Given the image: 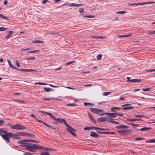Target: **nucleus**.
I'll return each mask as SVG.
<instances>
[{
	"mask_svg": "<svg viewBox=\"0 0 155 155\" xmlns=\"http://www.w3.org/2000/svg\"><path fill=\"white\" fill-rule=\"evenodd\" d=\"M5 134L1 135V136L2 138L5 140L6 142L7 143H9L10 140H9V137H11L16 139H19V137L18 136V135L14 134L11 132H7Z\"/></svg>",
	"mask_w": 155,
	"mask_h": 155,
	"instance_id": "f257e3e1",
	"label": "nucleus"
},
{
	"mask_svg": "<svg viewBox=\"0 0 155 155\" xmlns=\"http://www.w3.org/2000/svg\"><path fill=\"white\" fill-rule=\"evenodd\" d=\"M10 128L12 129L15 130H23L25 129L26 127L20 124H16L15 125L12 126Z\"/></svg>",
	"mask_w": 155,
	"mask_h": 155,
	"instance_id": "f03ea898",
	"label": "nucleus"
},
{
	"mask_svg": "<svg viewBox=\"0 0 155 155\" xmlns=\"http://www.w3.org/2000/svg\"><path fill=\"white\" fill-rule=\"evenodd\" d=\"M51 118L55 121L59 123H60L62 124V123H63L65 125L67 124L64 119L61 118H56L53 115L51 116Z\"/></svg>",
	"mask_w": 155,
	"mask_h": 155,
	"instance_id": "7ed1b4c3",
	"label": "nucleus"
},
{
	"mask_svg": "<svg viewBox=\"0 0 155 155\" xmlns=\"http://www.w3.org/2000/svg\"><path fill=\"white\" fill-rule=\"evenodd\" d=\"M17 135H18V136L21 135L22 136H28L30 137H35V136L33 134H29L28 133H25V132H21L19 133H18Z\"/></svg>",
	"mask_w": 155,
	"mask_h": 155,
	"instance_id": "20e7f679",
	"label": "nucleus"
},
{
	"mask_svg": "<svg viewBox=\"0 0 155 155\" xmlns=\"http://www.w3.org/2000/svg\"><path fill=\"white\" fill-rule=\"evenodd\" d=\"M33 148L35 149H40L41 150H52V149H51L46 148L43 147L41 146L35 144H34V145H33Z\"/></svg>",
	"mask_w": 155,
	"mask_h": 155,
	"instance_id": "39448f33",
	"label": "nucleus"
},
{
	"mask_svg": "<svg viewBox=\"0 0 155 155\" xmlns=\"http://www.w3.org/2000/svg\"><path fill=\"white\" fill-rule=\"evenodd\" d=\"M23 144V145H22V146L23 147H26L27 149L28 148H33V145H34V144L30 143H25L24 144Z\"/></svg>",
	"mask_w": 155,
	"mask_h": 155,
	"instance_id": "423d86ee",
	"label": "nucleus"
},
{
	"mask_svg": "<svg viewBox=\"0 0 155 155\" xmlns=\"http://www.w3.org/2000/svg\"><path fill=\"white\" fill-rule=\"evenodd\" d=\"M65 126L67 127L66 129V130L70 133L73 131L74 132H76V131L75 129L70 126L67 123L66 124Z\"/></svg>",
	"mask_w": 155,
	"mask_h": 155,
	"instance_id": "0eeeda50",
	"label": "nucleus"
},
{
	"mask_svg": "<svg viewBox=\"0 0 155 155\" xmlns=\"http://www.w3.org/2000/svg\"><path fill=\"white\" fill-rule=\"evenodd\" d=\"M106 114L108 115L110 117H117L116 113H105Z\"/></svg>",
	"mask_w": 155,
	"mask_h": 155,
	"instance_id": "6e6552de",
	"label": "nucleus"
},
{
	"mask_svg": "<svg viewBox=\"0 0 155 155\" xmlns=\"http://www.w3.org/2000/svg\"><path fill=\"white\" fill-rule=\"evenodd\" d=\"M90 135L92 137H99V135L94 132H91V133Z\"/></svg>",
	"mask_w": 155,
	"mask_h": 155,
	"instance_id": "1a4fd4ad",
	"label": "nucleus"
},
{
	"mask_svg": "<svg viewBox=\"0 0 155 155\" xmlns=\"http://www.w3.org/2000/svg\"><path fill=\"white\" fill-rule=\"evenodd\" d=\"M68 5L70 6L81 7L83 6V5L82 4H78L73 3L68 4Z\"/></svg>",
	"mask_w": 155,
	"mask_h": 155,
	"instance_id": "9d476101",
	"label": "nucleus"
},
{
	"mask_svg": "<svg viewBox=\"0 0 155 155\" xmlns=\"http://www.w3.org/2000/svg\"><path fill=\"white\" fill-rule=\"evenodd\" d=\"M104 112V111L103 110H102L99 109H98V110H97V114L100 115L101 116H103L105 115V114H106L105 113H103Z\"/></svg>",
	"mask_w": 155,
	"mask_h": 155,
	"instance_id": "9b49d317",
	"label": "nucleus"
},
{
	"mask_svg": "<svg viewBox=\"0 0 155 155\" xmlns=\"http://www.w3.org/2000/svg\"><path fill=\"white\" fill-rule=\"evenodd\" d=\"M88 114L89 116V117H90V120H91L93 123H94L95 124H96L97 123L96 121H95L94 119L92 117V116L90 114V113L89 112H88Z\"/></svg>",
	"mask_w": 155,
	"mask_h": 155,
	"instance_id": "f8f14e48",
	"label": "nucleus"
},
{
	"mask_svg": "<svg viewBox=\"0 0 155 155\" xmlns=\"http://www.w3.org/2000/svg\"><path fill=\"white\" fill-rule=\"evenodd\" d=\"M128 128V127L124 125H118L116 127V128L117 129H122V128Z\"/></svg>",
	"mask_w": 155,
	"mask_h": 155,
	"instance_id": "ddd939ff",
	"label": "nucleus"
},
{
	"mask_svg": "<svg viewBox=\"0 0 155 155\" xmlns=\"http://www.w3.org/2000/svg\"><path fill=\"white\" fill-rule=\"evenodd\" d=\"M124 135H127L128 134H131L132 133V131L130 129H125Z\"/></svg>",
	"mask_w": 155,
	"mask_h": 155,
	"instance_id": "4468645a",
	"label": "nucleus"
},
{
	"mask_svg": "<svg viewBox=\"0 0 155 155\" xmlns=\"http://www.w3.org/2000/svg\"><path fill=\"white\" fill-rule=\"evenodd\" d=\"M127 81H129L130 82H134V83L135 82H140L141 81L140 79H133L131 80H127Z\"/></svg>",
	"mask_w": 155,
	"mask_h": 155,
	"instance_id": "2eb2a0df",
	"label": "nucleus"
},
{
	"mask_svg": "<svg viewBox=\"0 0 155 155\" xmlns=\"http://www.w3.org/2000/svg\"><path fill=\"white\" fill-rule=\"evenodd\" d=\"M27 139H23L21 140L18 141L17 143L19 144H24L25 142H28Z\"/></svg>",
	"mask_w": 155,
	"mask_h": 155,
	"instance_id": "dca6fc26",
	"label": "nucleus"
},
{
	"mask_svg": "<svg viewBox=\"0 0 155 155\" xmlns=\"http://www.w3.org/2000/svg\"><path fill=\"white\" fill-rule=\"evenodd\" d=\"M13 32V31H8V33L7 35V36H6L5 38V39H8L12 35Z\"/></svg>",
	"mask_w": 155,
	"mask_h": 155,
	"instance_id": "f3484780",
	"label": "nucleus"
},
{
	"mask_svg": "<svg viewBox=\"0 0 155 155\" xmlns=\"http://www.w3.org/2000/svg\"><path fill=\"white\" fill-rule=\"evenodd\" d=\"M98 110V109L96 108H91L90 109V110L91 112L96 114H97Z\"/></svg>",
	"mask_w": 155,
	"mask_h": 155,
	"instance_id": "a211bd4d",
	"label": "nucleus"
},
{
	"mask_svg": "<svg viewBox=\"0 0 155 155\" xmlns=\"http://www.w3.org/2000/svg\"><path fill=\"white\" fill-rule=\"evenodd\" d=\"M44 90L46 92L52 91L53 90L50 88L45 87L43 88Z\"/></svg>",
	"mask_w": 155,
	"mask_h": 155,
	"instance_id": "6ab92c4d",
	"label": "nucleus"
},
{
	"mask_svg": "<svg viewBox=\"0 0 155 155\" xmlns=\"http://www.w3.org/2000/svg\"><path fill=\"white\" fill-rule=\"evenodd\" d=\"M121 108V107L119 108L117 107H112L111 109V110L112 111L115 112L117 110L120 109Z\"/></svg>",
	"mask_w": 155,
	"mask_h": 155,
	"instance_id": "aec40b11",
	"label": "nucleus"
},
{
	"mask_svg": "<svg viewBox=\"0 0 155 155\" xmlns=\"http://www.w3.org/2000/svg\"><path fill=\"white\" fill-rule=\"evenodd\" d=\"M118 133L122 135H124L125 129L118 130L117 131Z\"/></svg>",
	"mask_w": 155,
	"mask_h": 155,
	"instance_id": "412c9836",
	"label": "nucleus"
},
{
	"mask_svg": "<svg viewBox=\"0 0 155 155\" xmlns=\"http://www.w3.org/2000/svg\"><path fill=\"white\" fill-rule=\"evenodd\" d=\"M104 118L105 117H100L97 120V122H103L104 121Z\"/></svg>",
	"mask_w": 155,
	"mask_h": 155,
	"instance_id": "4be33fe9",
	"label": "nucleus"
},
{
	"mask_svg": "<svg viewBox=\"0 0 155 155\" xmlns=\"http://www.w3.org/2000/svg\"><path fill=\"white\" fill-rule=\"evenodd\" d=\"M38 111L39 112L44 113L46 114H47V115H49L50 116L51 118L52 115V114L50 113H48V112H45V111H41V110H38Z\"/></svg>",
	"mask_w": 155,
	"mask_h": 155,
	"instance_id": "5701e85b",
	"label": "nucleus"
},
{
	"mask_svg": "<svg viewBox=\"0 0 155 155\" xmlns=\"http://www.w3.org/2000/svg\"><path fill=\"white\" fill-rule=\"evenodd\" d=\"M83 104L84 106H85L86 107H87L88 105H91V106L92 107L93 106V105L94 104H93L90 103H89L84 102L83 103Z\"/></svg>",
	"mask_w": 155,
	"mask_h": 155,
	"instance_id": "b1692460",
	"label": "nucleus"
},
{
	"mask_svg": "<svg viewBox=\"0 0 155 155\" xmlns=\"http://www.w3.org/2000/svg\"><path fill=\"white\" fill-rule=\"evenodd\" d=\"M7 131L3 130L2 128H0V135H2L1 134H5L6 133Z\"/></svg>",
	"mask_w": 155,
	"mask_h": 155,
	"instance_id": "393cba45",
	"label": "nucleus"
},
{
	"mask_svg": "<svg viewBox=\"0 0 155 155\" xmlns=\"http://www.w3.org/2000/svg\"><path fill=\"white\" fill-rule=\"evenodd\" d=\"M140 120V119H127V121H139Z\"/></svg>",
	"mask_w": 155,
	"mask_h": 155,
	"instance_id": "a878e982",
	"label": "nucleus"
},
{
	"mask_svg": "<svg viewBox=\"0 0 155 155\" xmlns=\"http://www.w3.org/2000/svg\"><path fill=\"white\" fill-rule=\"evenodd\" d=\"M135 117H141L143 118H146V116H144V115H135Z\"/></svg>",
	"mask_w": 155,
	"mask_h": 155,
	"instance_id": "bb28decb",
	"label": "nucleus"
},
{
	"mask_svg": "<svg viewBox=\"0 0 155 155\" xmlns=\"http://www.w3.org/2000/svg\"><path fill=\"white\" fill-rule=\"evenodd\" d=\"M129 5H143L142 3H130L128 4Z\"/></svg>",
	"mask_w": 155,
	"mask_h": 155,
	"instance_id": "cd10ccee",
	"label": "nucleus"
},
{
	"mask_svg": "<svg viewBox=\"0 0 155 155\" xmlns=\"http://www.w3.org/2000/svg\"><path fill=\"white\" fill-rule=\"evenodd\" d=\"M133 107H127L122 108V109L123 110H128L133 109Z\"/></svg>",
	"mask_w": 155,
	"mask_h": 155,
	"instance_id": "c85d7f7f",
	"label": "nucleus"
},
{
	"mask_svg": "<svg viewBox=\"0 0 155 155\" xmlns=\"http://www.w3.org/2000/svg\"><path fill=\"white\" fill-rule=\"evenodd\" d=\"M8 63L10 67L12 68H13V69H16V68H15V66L12 64L10 62V61L9 60H8Z\"/></svg>",
	"mask_w": 155,
	"mask_h": 155,
	"instance_id": "c756f323",
	"label": "nucleus"
},
{
	"mask_svg": "<svg viewBox=\"0 0 155 155\" xmlns=\"http://www.w3.org/2000/svg\"><path fill=\"white\" fill-rule=\"evenodd\" d=\"M150 129H151L150 128H148L147 127H143V128H141L140 130L142 131H144L145 130H150Z\"/></svg>",
	"mask_w": 155,
	"mask_h": 155,
	"instance_id": "7c9ffc66",
	"label": "nucleus"
},
{
	"mask_svg": "<svg viewBox=\"0 0 155 155\" xmlns=\"http://www.w3.org/2000/svg\"><path fill=\"white\" fill-rule=\"evenodd\" d=\"M131 35H131V34L128 35H118V37L119 38H124V37H127L130 36H131Z\"/></svg>",
	"mask_w": 155,
	"mask_h": 155,
	"instance_id": "2f4dec72",
	"label": "nucleus"
},
{
	"mask_svg": "<svg viewBox=\"0 0 155 155\" xmlns=\"http://www.w3.org/2000/svg\"><path fill=\"white\" fill-rule=\"evenodd\" d=\"M147 34L150 35L155 34V30L153 31H149L147 33Z\"/></svg>",
	"mask_w": 155,
	"mask_h": 155,
	"instance_id": "473e14b6",
	"label": "nucleus"
},
{
	"mask_svg": "<svg viewBox=\"0 0 155 155\" xmlns=\"http://www.w3.org/2000/svg\"><path fill=\"white\" fill-rule=\"evenodd\" d=\"M44 42V41H40V40H35L34 41H33V43H43Z\"/></svg>",
	"mask_w": 155,
	"mask_h": 155,
	"instance_id": "72a5a7b5",
	"label": "nucleus"
},
{
	"mask_svg": "<svg viewBox=\"0 0 155 155\" xmlns=\"http://www.w3.org/2000/svg\"><path fill=\"white\" fill-rule=\"evenodd\" d=\"M0 18L6 20H8V18L7 17L1 14H0Z\"/></svg>",
	"mask_w": 155,
	"mask_h": 155,
	"instance_id": "f704fd0d",
	"label": "nucleus"
},
{
	"mask_svg": "<svg viewBox=\"0 0 155 155\" xmlns=\"http://www.w3.org/2000/svg\"><path fill=\"white\" fill-rule=\"evenodd\" d=\"M38 84L40 85H47V84L43 82H37L35 83V84Z\"/></svg>",
	"mask_w": 155,
	"mask_h": 155,
	"instance_id": "c9c22d12",
	"label": "nucleus"
},
{
	"mask_svg": "<svg viewBox=\"0 0 155 155\" xmlns=\"http://www.w3.org/2000/svg\"><path fill=\"white\" fill-rule=\"evenodd\" d=\"M147 143H153L155 142V139H151L149 140H147L146 141Z\"/></svg>",
	"mask_w": 155,
	"mask_h": 155,
	"instance_id": "e433bc0d",
	"label": "nucleus"
},
{
	"mask_svg": "<svg viewBox=\"0 0 155 155\" xmlns=\"http://www.w3.org/2000/svg\"><path fill=\"white\" fill-rule=\"evenodd\" d=\"M36 71L32 69H25V72Z\"/></svg>",
	"mask_w": 155,
	"mask_h": 155,
	"instance_id": "4c0bfd02",
	"label": "nucleus"
},
{
	"mask_svg": "<svg viewBox=\"0 0 155 155\" xmlns=\"http://www.w3.org/2000/svg\"><path fill=\"white\" fill-rule=\"evenodd\" d=\"M116 13L117 14H125L126 13V12L124 11H118L116 12Z\"/></svg>",
	"mask_w": 155,
	"mask_h": 155,
	"instance_id": "58836bf2",
	"label": "nucleus"
},
{
	"mask_svg": "<svg viewBox=\"0 0 155 155\" xmlns=\"http://www.w3.org/2000/svg\"><path fill=\"white\" fill-rule=\"evenodd\" d=\"M102 56V54H98L97 56V59L98 60H100Z\"/></svg>",
	"mask_w": 155,
	"mask_h": 155,
	"instance_id": "ea45409f",
	"label": "nucleus"
},
{
	"mask_svg": "<svg viewBox=\"0 0 155 155\" xmlns=\"http://www.w3.org/2000/svg\"><path fill=\"white\" fill-rule=\"evenodd\" d=\"M27 141L28 142H34V143H37L38 142L37 141L32 140H28L27 139Z\"/></svg>",
	"mask_w": 155,
	"mask_h": 155,
	"instance_id": "a19ab883",
	"label": "nucleus"
},
{
	"mask_svg": "<svg viewBox=\"0 0 155 155\" xmlns=\"http://www.w3.org/2000/svg\"><path fill=\"white\" fill-rule=\"evenodd\" d=\"M83 17L87 18H93L95 17V16L94 15H84Z\"/></svg>",
	"mask_w": 155,
	"mask_h": 155,
	"instance_id": "79ce46f5",
	"label": "nucleus"
},
{
	"mask_svg": "<svg viewBox=\"0 0 155 155\" xmlns=\"http://www.w3.org/2000/svg\"><path fill=\"white\" fill-rule=\"evenodd\" d=\"M7 29V28L2 27L0 28V31L6 30Z\"/></svg>",
	"mask_w": 155,
	"mask_h": 155,
	"instance_id": "37998d69",
	"label": "nucleus"
},
{
	"mask_svg": "<svg viewBox=\"0 0 155 155\" xmlns=\"http://www.w3.org/2000/svg\"><path fill=\"white\" fill-rule=\"evenodd\" d=\"M155 3V2H144L142 3L143 5L147 4H153Z\"/></svg>",
	"mask_w": 155,
	"mask_h": 155,
	"instance_id": "c03bdc74",
	"label": "nucleus"
},
{
	"mask_svg": "<svg viewBox=\"0 0 155 155\" xmlns=\"http://www.w3.org/2000/svg\"><path fill=\"white\" fill-rule=\"evenodd\" d=\"M35 57H31L29 58H26V60H32L35 59Z\"/></svg>",
	"mask_w": 155,
	"mask_h": 155,
	"instance_id": "a18cd8bd",
	"label": "nucleus"
},
{
	"mask_svg": "<svg viewBox=\"0 0 155 155\" xmlns=\"http://www.w3.org/2000/svg\"><path fill=\"white\" fill-rule=\"evenodd\" d=\"M111 94L110 92H105L103 94V95L104 96H107L108 95Z\"/></svg>",
	"mask_w": 155,
	"mask_h": 155,
	"instance_id": "49530a36",
	"label": "nucleus"
},
{
	"mask_svg": "<svg viewBox=\"0 0 155 155\" xmlns=\"http://www.w3.org/2000/svg\"><path fill=\"white\" fill-rule=\"evenodd\" d=\"M79 12L80 13L84 12V11L82 8H80L79 9Z\"/></svg>",
	"mask_w": 155,
	"mask_h": 155,
	"instance_id": "de8ad7c7",
	"label": "nucleus"
},
{
	"mask_svg": "<svg viewBox=\"0 0 155 155\" xmlns=\"http://www.w3.org/2000/svg\"><path fill=\"white\" fill-rule=\"evenodd\" d=\"M104 120V121H107L108 122H110V121H111V120H109V118L106 117H105Z\"/></svg>",
	"mask_w": 155,
	"mask_h": 155,
	"instance_id": "09e8293b",
	"label": "nucleus"
},
{
	"mask_svg": "<svg viewBox=\"0 0 155 155\" xmlns=\"http://www.w3.org/2000/svg\"><path fill=\"white\" fill-rule=\"evenodd\" d=\"M67 105L68 106H75L77 105L76 104H74V103L68 104H67Z\"/></svg>",
	"mask_w": 155,
	"mask_h": 155,
	"instance_id": "8fccbe9b",
	"label": "nucleus"
},
{
	"mask_svg": "<svg viewBox=\"0 0 155 155\" xmlns=\"http://www.w3.org/2000/svg\"><path fill=\"white\" fill-rule=\"evenodd\" d=\"M41 123H42L44 125H45L46 126L48 127H51V126L49 125H48V124H46V123L43 122V121H42V122H41Z\"/></svg>",
	"mask_w": 155,
	"mask_h": 155,
	"instance_id": "3c124183",
	"label": "nucleus"
},
{
	"mask_svg": "<svg viewBox=\"0 0 155 155\" xmlns=\"http://www.w3.org/2000/svg\"><path fill=\"white\" fill-rule=\"evenodd\" d=\"M91 127H86L84 128V130H91Z\"/></svg>",
	"mask_w": 155,
	"mask_h": 155,
	"instance_id": "603ef678",
	"label": "nucleus"
},
{
	"mask_svg": "<svg viewBox=\"0 0 155 155\" xmlns=\"http://www.w3.org/2000/svg\"><path fill=\"white\" fill-rule=\"evenodd\" d=\"M75 61H71L70 62H68L65 65H69L70 64L72 63H74Z\"/></svg>",
	"mask_w": 155,
	"mask_h": 155,
	"instance_id": "864d4df0",
	"label": "nucleus"
},
{
	"mask_svg": "<svg viewBox=\"0 0 155 155\" xmlns=\"http://www.w3.org/2000/svg\"><path fill=\"white\" fill-rule=\"evenodd\" d=\"M91 130L94 129L95 130H99V128L95 127H91Z\"/></svg>",
	"mask_w": 155,
	"mask_h": 155,
	"instance_id": "5fc2aeb1",
	"label": "nucleus"
},
{
	"mask_svg": "<svg viewBox=\"0 0 155 155\" xmlns=\"http://www.w3.org/2000/svg\"><path fill=\"white\" fill-rule=\"evenodd\" d=\"M48 153L47 152H44L43 153H41V155H49Z\"/></svg>",
	"mask_w": 155,
	"mask_h": 155,
	"instance_id": "6e6d98bb",
	"label": "nucleus"
},
{
	"mask_svg": "<svg viewBox=\"0 0 155 155\" xmlns=\"http://www.w3.org/2000/svg\"><path fill=\"white\" fill-rule=\"evenodd\" d=\"M4 123V121L0 120V126H2Z\"/></svg>",
	"mask_w": 155,
	"mask_h": 155,
	"instance_id": "4d7b16f0",
	"label": "nucleus"
},
{
	"mask_svg": "<svg viewBox=\"0 0 155 155\" xmlns=\"http://www.w3.org/2000/svg\"><path fill=\"white\" fill-rule=\"evenodd\" d=\"M151 90V88H143V91H150Z\"/></svg>",
	"mask_w": 155,
	"mask_h": 155,
	"instance_id": "13d9d810",
	"label": "nucleus"
},
{
	"mask_svg": "<svg viewBox=\"0 0 155 155\" xmlns=\"http://www.w3.org/2000/svg\"><path fill=\"white\" fill-rule=\"evenodd\" d=\"M110 123H115V124H119L118 122H116L114 121H112V120H111V121H110Z\"/></svg>",
	"mask_w": 155,
	"mask_h": 155,
	"instance_id": "bf43d9fd",
	"label": "nucleus"
},
{
	"mask_svg": "<svg viewBox=\"0 0 155 155\" xmlns=\"http://www.w3.org/2000/svg\"><path fill=\"white\" fill-rule=\"evenodd\" d=\"M16 69L17 70H19V71H23L24 72H25V69H19V68H16Z\"/></svg>",
	"mask_w": 155,
	"mask_h": 155,
	"instance_id": "052dcab7",
	"label": "nucleus"
},
{
	"mask_svg": "<svg viewBox=\"0 0 155 155\" xmlns=\"http://www.w3.org/2000/svg\"><path fill=\"white\" fill-rule=\"evenodd\" d=\"M117 116H123L124 115L122 114H120L119 113H116Z\"/></svg>",
	"mask_w": 155,
	"mask_h": 155,
	"instance_id": "680f3d73",
	"label": "nucleus"
},
{
	"mask_svg": "<svg viewBox=\"0 0 155 155\" xmlns=\"http://www.w3.org/2000/svg\"><path fill=\"white\" fill-rule=\"evenodd\" d=\"M35 120L37 121L38 122H42V121L41 120H38L37 118V117H35Z\"/></svg>",
	"mask_w": 155,
	"mask_h": 155,
	"instance_id": "e2e57ef3",
	"label": "nucleus"
},
{
	"mask_svg": "<svg viewBox=\"0 0 155 155\" xmlns=\"http://www.w3.org/2000/svg\"><path fill=\"white\" fill-rule=\"evenodd\" d=\"M143 139V138H140V137H137V138H135V140H141L142 139Z\"/></svg>",
	"mask_w": 155,
	"mask_h": 155,
	"instance_id": "0e129e2a",
	"label": "nucleus"
},
{
	"mask_svg": "<svg viewBox=\"0 0 155 155\" xmlns=\"http://www.w3.org/2000/svg\"><path fill=\"white\" fill-rule=\"evenodd\" d=\"M49 85L51 87H53L57 88V87H59L58 86L53 85H51V84H50Z\"/></svg>",
	"mask_w": 155,
	"mask_h": 155,
	"instance_id": "69168bd1",
	"label": "nucleus"
},
{
	"mask_svg": "<svg viewBox=\"0 0 155 155\" xmlns=\"http://www.w3.org/2000/svg\"><path fill=\"white\" fill-rule=\"evenodd\" d=\"M15 63L18 67H19L20 66L19 63L18 61H15Z\"/></svg>",
	"mask_w": 155,
	"mask_h": 155,
	"instance_id": "338daca9",
	"label": "nucleus"
},
{
	"mask_svg": "<svg viewBox=\"0 0 155 155\" xmlns=\"http://www.w3.org/2000/svg\"><path fill=\"white\" fill-rule=\"evenodd\" d=\"M70 133L72 134V135H73L74 136L76 137V134L73 132V131H72V132H70Z\"/></svg>",
	"mask_w": 155,
	"mask_h": 155,
	"instance_id": "774afa93",
	"label": "nucleus"
}]
</instances>
